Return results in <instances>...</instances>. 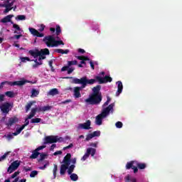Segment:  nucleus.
<instances>
[{
	"instance_id": "obj_1",
	"label": "nucleus",
	"mask_w": 182,
	"mask_h": 182,
	"mask_svg": "<svg viewBox=\"0 0 182 182\" xmlns=\"http://www.w3.org/2000/svg\"><path fill=\"white\" fill-rule=\"evenodd\" d=\"M102 89V85H98L95 87H92V92L89 95L88 98L85 100V103L86 105L91 106L100 105V102H102L103 97L102 96V92H100V90Z\"/></svg>"
},
{
	"instance_id": "obj_2",
	"label": "nucleus",
	"mask_w": 182,
	"mask_h": 182,
	"mask_svg": "<svg viewBox=\"0 0 182 182\" xmlns=\"http://www.w3.org/2000/svg\"><path fill=\"white\" fill-rule=\"evenodd\" d=\"M64 79H73L71 83L75 85H81L82 87L85 89L87 85H95L97 80H96V77L95 79H87V77H82L80 79L74 78L73 77H65Z\"/></svg>"
},
{
	"instance_id": "obj_3",
	"label": "nucleus",
	"mask_w": 182,
	"mask_h": 182,
	"mask_svg": "<svg viewBox=\"0 0 182 182\" xmlns=\"http://www.w3.org/2000/svg\"><path fill=\"white\" fill-rule=\"evenodd\" d=\"M113 107H114V103H112L106 108H104L101 114H98L95 117V124H97V126H102L103 123V119L107 117L108 114H110V112L113 110Z\"/></svg>"
},
{
	"instance_id": "obj_4",
	"label": "nucleus",
	"mask_w": 182,
	"mask_h": 182,
	"mask_svg": "<svg viewBox=\"0 0 182 182\" xmlns=\"http://www.w3.org/2000/svg\"><path fill=\"white\" fill-rule=\"evenodd\" d=\"M43 42L46 43L48 48H58L60 45H65V43L62 40L56 41V38L53 36H46Z\"/></svg>"
},
{
	"instance_id": "obj_5",
	"label": "nucleus",
	"mask_w": 182,
	"mask_h": 182,
	"mask_svg": "<svg viewBox=\"0 0 182 182\" xmlns=\"http://www.w3.org/2000/svg\"><path fill=\"white\" fill-rule=\"evenodd\" d=\"M26 83H29V81L28 80H21V81H14V82L4 81L1 83L0 89H2L4 85H9V86H23V85H26Z\"/></svg>"
},
{
	"instance_id": "obj_6",
	"label": "nucleus",
	"mask_w": 182,
	"mask_h": 182,
	"mask_svg": "<svg viewBox=\"0 0 182 182\" xmlns=\"http://www.w3.org/2000/svg\"><path fill=\"white\" fill-rule=\"evenodd\" d=\"M63 138L58 136H48L45 137L44 144H52L53 143H58V141H62Z\"/></svg>"
},
{
	"instance_id": "obj_7",
	"label": "nucleus",
	"mask_w": 182,
	"mask_h": 182,
	"mask_svg": "<svg viewBox=\"0 0 182 182\" xmlns=\"http://www.w3.org/2000/svg\"><path fill=\"white\" fill-rule=\"evenodd\" d=\"M95 79L97 82H98L99 85H103L105 83H110L113 78L112 77H109V75H105V77H100L99 75L95 76Z\"/></svg>"
},
{
	"instance_id": "obj_8",
	"label": "nucleus",
	"mask_w": 182,
	"mask_h": 182,
	"mask_svg": "<svg viewBox=\"0 0 182 182\" xmlns=\"http://www.w3.org/2000/svg\"><path fill=\"white\" fill-rule=\"evenodd\" d=\"M0 109L4 114H8V113L12 110V105L8 102H4L0 106Z\"/></svg>"
},
{
	"instance_id": "obj_9",
	"label": "nucleus",
	"mask_w": 182,
	"mask_h": 182,
	"mask_svg": "<svg viewBox=\"0 0 182 182\" xmlns=\"http://www.w3.org/2000/svg\"><path fill=\"white\" fill-rule=\"evenodd\" d=\"M21 166V161L18 160L14 161L9 166L7 169V173L9 174H11V173H14L15 170H18V168Z\"/></svg>"
},
{
	"instance_id": "obj_10",
	"label": "nucleus",
	"mask_w": 182,
	"mask_h": 182,
	"mask_svg": "<svg viewBox=\"0 0 182 182\" xmlns=\"http://www.w3.org/2000/svg\"><path fill=\"white\" fill-rule=\"evenodd\" d=\"M90 154L92 156V157H93L95 156V154H96V149L88 148L87 149V152L81 158V161H85V160H87V158L89 157V156H90Z\"/></svg>"
},
{
	"instance_id": "obj_11",
	"label": "nucleus",
	"mask_w": 182,
	"mask_h": 182,
	"mask_svg": "<svg viewBox=\"0 0 182 182\" xmlns=\"http://www.w3.org/2000/svg\"><path fill=\"white\" fill-rule=\"evenodd\" d=\"M14 4H15V0H6V4H4V6L3 8H6L4 10V14H8L9 11H12L14 9Z\"/></svg>"
},
{
	"instance_id": "obj_12",
	"label": "nucleus",
	"mask_w": 182,
	"mask_h": 182,
	"mask_svg": "<svg viewBox=\"0 0 182 182\" xmlns=\"http://www.w3.org/2000/svg\"><path fill=\"white\" fill-rule=\"evenodd\" d=\"M134 164H136V162L134 161L127 162L126 164L127 170H130V168H132L134 173H137L139 171V168H137V166H134Z\"/></svg>"
},
{
	"instance_id": "obj_13",
	"label": "nucleus",
	"mask_w": 182,
	"mask_h": 182,
	"mask_svg": "<svg viewBox=\"0 0 182 182\" xmlns=\"http://www.w3.org/2000/svg\"><path fill=\"white\" fill-rule=\"evenodd\" d=\"M28 31L30 32V33H31V35H33V36H36L37 38H43V36H45V35L42 33H39V31H38V30L33 28H29Z\"/></svg>"
},
{
	"instance_id": "obj_14",
	"label": "nucleus",
	"mask_w": 182,
	"mask_h": 182,
	"mask_svg": "<svg viewBox=\"0 0 182 182\" xmlns=\"http://www.w3.org/2000/svg\"><path fill=\"white\" fill-rule=\"evenodd\" d=\"M82 89H84L83 87H82V85L80 87H74L73 95L76 99H79V97H82V95L80 94V90H82Z\"/></svg>"
},
{
	"instance_id": "obj_15",
	"label": "nucleus",
	"mask_w": 182,
	"mask_h": 182,
	"mask_svg": "<svg viewBox=\"0 0 182 182\" xmlns=\"http://www.w3.org/2000/svg\"><path fill=\"white\" fill-rule=\"evenodd\" d=\"M91 124L92 122L90 119H88L86 121L85 123L80 124L79 126L81 129H83L84 130H90Z\"/></svg>"
},
{
	"instance_id": "obj_16",
	"label": "nucleus",
	"mask_w": 182,
	"mask_h": 182,
	"mask_svg": "<svg viewBox=\"0 0 182 182\" xmlns=\"http://www.w3.org/2000/svg\"><path fill=\"white\" fill-rule=\"evenodd\" d=\"M69 168V165H66V164H61L60 168V176H65L66 173V170Z\"/></svg>"
},
{
	"instance_id": "obj_17",
	"label": "nucleus",
	"mask_w": 182,
	"mask_h": 182,
	"mask_svg": "<svg viewBox=\"0 0 182 182\" xmlns=\"http://www.w3.org/2000/svg\"><path fill=\"white\" fill-rule=\"evenodd\" d=\"M19 122V119L16 117H11L9 119V122L7 123V126H13L15 123H18Z\"/></svg>"
},
{
	"instance_id": "obj_18",
	"label": "nucleus",
	"mask_w": 182,
	"mask_h": 182,
	"mask_svg": "<svg viewBox=\"0 0 182 182\" xmlns=\"http://www.w3.org/2000/svg\"><path fill=\"white\" fill-rule=\"evenodd\" d=\"M117 91L116 92V96H119L120 95V93H122V92H123V83L122 82V81H118L117 82Z\"/></svg>"
},
{
	"instance_id": "obj_19",
	"label": "nucleus",
	"mask_w": 182,
	"mask_h": 182,
	"mask_svg": "<svg viewBox=\"0 0 182 182\" xmlns=\"http://www.w3.org/2000/svg\"><path fill=\"white\" fill-rule=\"evenodd\" d=\"M71 157H72V155L70 154H67V155L64 157L63 163H64V164H66L67 166H70Z\"/></svg>"
},
{
	"instance_id": "obj_20",
	"label": "nucleus",
	"mask_w": 182,
	"mask_h": 182,
	"mask_svg": "<svg viewBox=\"0 0 182 182\" xmlns=\"http://www.w3.org/2000/svg\"><path fill=\"white\" fill-rule=\"evenodd\" d=\"M12 18H14V15H8L6 16H5L4 18H3L1 20V23H8V22H11V20L12 19Z\"/></svg>"
},
{
	"instance_id": "obj_21",
	"label": "nucleus",
	"mask_w": 182,
	"mask_h": 182,
	"mask_svg": "<svg viewBox=\"0 0 182 182\" xmlns=\"http://www.w3.org/2000/svg\"><path fill=\"white\" fill-rule=\"evenodd\" d=\"M29 55H31V56H33V58H38V56H39V55H41V53L39 52V50H30L28 51Z\"/></svg>"
},
{
	"instance_id": "obj_22",
	"label": "nucleus",
	"mask_w": 182,
	"mask_h": 182,
	"mask_svg": "<svg viewBox=\"0 0 182 182\" xmlns=\"http://www.w3.org/2000/svg\"><path fill=\"white\" fill-rule=\"evenodd\" d=\"M135 166L139 168V170H144L146 167H147V165L145 163H140L135 161Z\"/></svg>"
},
{
	"instance_id": "obj_23",
	"label": "nucleus",
	"mask_w": 182,
	"mask_h": 182,
	"mask_svg": "<svg viewBox=\"0 0 182 182\" xmlns=\"http://www.w3.org/2000/svg\"><path fill=\"white\" fill-rule=\"evenodd\" d=\"M13 28L16 29L14 31V33L21 34L22 33V32H23V31H22V29L21 28V27H19V25L18 24H13Z\"/></svg>"
},
{
	"instance_id": "obj_24",
	"label": "nucleus",
	"mask_w": 182,
	"mask_h": 182,
	"mask_svg": "<svg viewBox=\"0 0 182 182\" xmlns=\"http://www.w3.org/2000/svg\"><path fill=\"white\" fill-rule=\"evenodd\" d=\"M56 53H61V55H68L69 53L70 50L68 49L63 50L60 48H57L54 50Z\"/></svg>"
},
{
	"instance_id": "obj_25",
	"label": "nucleus",
	"mask_w": 182,
	"mask_h": 182,
	"mask_svg": "<svg viewBox=\"0 0 182 182\" xmlns=\"http://www.w3.org/2000/svg\"><path fill=\"white\" fill-rule=\"evenodd\" d=\"M40 154L41 153H39L36 149H35L34 151H33L32 154L30 156V159H38Z\"/></svg>"
},
{
	"instance_id": "obj_26",
	"label": "nucleus",
	"mask_w": 182,
	"mask_h": 182,
	"mask_svg": "<svg viewBox=\"0 0 182 182\" xmlns=\"http://www.w3.org/2000/svg\"><path fill=\"white\" fill-rule=\"evenodd\" d=\"M48 95L49 96H55V95H59V91L58 90L57 88H54V89L50 90L48 92Z\"/></svg>"
},
{
	"instance_id": "obj_27",
	"label": "nucleus",
	"mask_w": 182,
	"mask_h": 182,
	"mask_svg": "<svg viewBox=\"0 0 182 182\" xmlns=\"http://www.w3.org/2000/svg\"><path fill=\"white\" fill-rule=\"evenodd\" d=\"M38 95H39V90L35 88L32 89L31 97H38Z\"/></svg>"
},
{
	"instance_id": "obj_28",
	"label": "nucleus",
	"mask_w": 182,
	"mask_h": 182,
	"mask_svg": "<svg viewBox=\"0 0 182 182\" xmlns=\"http://www.w3.org/2000/svg\"><path fill=\"white\" fill-rule=\"evenodd\" d=\"M39 52L40 55H44L45 56H46V55H50V53L48 48L41 49Z\"/></svg>"
},
{
	"instance_id": "obj_29",
	"label": "nucleus",
	"mask_w": 182,
	"mask_h": 182,
	"mask_svg": "<svg viewBox=\"0 0 182 182\" xmlns=\"http://www.w3.org/2000/svg\"><path fill=\"white\" fill-rule=\"evenodd\" d=\"M70 175V178L72 181H77V180H79V176H77V174L71 173Z\"/></svg>"
},
{
	"instance_id": "obj_30",
	"label": "nucleus",
	"mask_w": 182,
	"mask_h": 182,
	"mask_svg": "<svg viewBox=\"0 0 182 182\" xmlns=\"http://www.w3.org/2000/svg\"><path fill=\"white\" fill-rule=\"evenodd\" d=\"M33 103H36V102L31 101L26 105V113H28V112H29V110L31 109V107H32V105H33Z\"/></svg>"
},
{
	"instance_id": "obj_31",
	"label": "nucleus",
	"mask_w": 182,
	"mask_h": 182,
	"mask_svg": "<svg viewBox=\"0 0 182 182\" xmlns=\"http://www.w3.org/2000/svg\"><path fill=\"white\" fill-rule=\"evenodd\" d=\"M5 95L7 97H15V92H14V91H7L5 92Z\"/></svg>"
},
{
	"instance_id": "obj_32",
	"label": "nucleus",
	"mask_w": 182,
	"mask_h": 182,
	"mask_svg": "<svg viewBox=\"0 0 182 182\" xmlns=\"http://www.w3.org/2000/svg\"><path fill=\"white\" fill-rule=\"evenodd\" d=\"M75 167H76V166H75V164H73V165L68 166V174H72L73 173V171L75 170Z\"/></svg>"
},
{
	"instance_id": "obj_33",
	"label": "nucleus",
	"mask_w": 182,
	"mask_h": 182,
	"mask_svg": "<svg viewBox=\"0 0 182 182\" xmlns=\"http://www.w3.org/2000/svg\"><path fill=\"white\" fill-rule=\"evenodd\" d=\"M61 33H62V29L60 28V26L59 25L55 26V34L57 35V36H58V35H60Z\"/></svg>"
},
{
	"instance_id": "obj_34",
	"label": "nucleus",
	"mask_w": 182,
	"mask_h": 182,
	"mask_svg": "<svg viewBox=\"0 0 182 182\" xmlns=\"http://www.w3.org/2000/svg\"><path fill=\"white\" fill-rule=\"evenodd\" d=\"M17 21H25L26 19V16L25 15H18L16 17Z\"/></svg>"
},
{
	"instance_id": "obj_35",
	"label": "nucleus",
	"mask_w": 182,
	"mask_h": 182,
	"mask_svg": "<svg viewBox=\"0 0 182 182\" xmlns=\"http://www.w3.org/2000/svg\"><path fill=\"white\" fill-rule=\"evenodd\" d=\"M10 153H11V151H8V152L5 153L3 156H0V161H4V160H5V159H6V157H8V156L9 155Z\"/></svg>"
},
{
	"instance_id": "obj_36",
	"label": "nucleus",
	"mask_w": 182,
	"mask_h": 182,
	"mask_svg": "<svg viewBox=\"0 0 182 182\" xmlns=\"http://www.w3.org/2000/svg\"><path fill=\"white\" fill-rule=\"evenodd\" d=\"M68 65L70 67L77 65V60H72V61H68Z\"/></svg>"
},
{
	"instance_id": "obj_37",
	"label": "nucleus",
	"mask_w": 182,
	"mask_h": 182,
	"mask_svg": "<svg viewBox=\"0 0 182 182\" xmlns=\"http://www.w3.org/2000/svg\"><path fill=\"white\" fill-rule=\"evenodd\" d=\"M42 119L41 118H33L31 119V123H41Z\"/></svg>"
},
{
	"instance_id": "obj_38",
	"label": "nucleus",
	"mask_w": 182,
	"mask_h": 182,
	"mask_svg": "<svg viewBox=\"0 0 182 182\" xmlns=\"http://www.w3.org/2000/svg\"><path fill=\"white\" fill-rule=\"evenodd\" d=\"M58 172V165L54 164V168L53 170V174L54 176V178H56V173Z\"/></svg>"
},
{
	"instance_id": "obj_39",
	"label": "nucleus",
	"mask_w": 182,
	"mask_h": 182,
	"mask_svg": "<svg viewBox=\"0 0 182 182\" xmlns=\"http://www.w3.org/2000/svg\"><path fill=\"white\" fill-rule=\"evenodd\" d=\"M36 176H38V171H33L30 173V177L31 178L36 177Z\"/></svg>"
},
{
	"instance_id": "obj_40",
	"label": "nucleus",
	"mask_w": 182,
	"mask_h": 182,
	"mask_svg": "<svg viewBox=\"0 0 182 182\" xmlns=\"http://www.w3.org/2000/svg\"><path fill=\"white\" fill-rule=\"evenodd\" d=\"M40 155V159L38 160V161H43V160H45V159L46 158V154H43V153H41L39 154Z\"/></svg>"
},
{
	"instance_id": "obj_41",
	"label": "nucleus",
	"mask_w": 182,
	"mask_h": 182,
	"mask_svg": "<svg viewBox=\"0 0 182 182\" xmlns=\"http://www.w3.org/2000/svg\"><path fill=\"white\" fill-rule=\"evenodd\" d=\"M19 174H21V171H17L11 175V178H16V177H18V176H19Z\"/></svg>"
},
{
	"instance_id": "obj_42",
	"label": "nucleus",
	"mask_w": 182,
	"mask_h": 182,
	"mask_svg": "<svg viewBox=\"0 0 182 182\" xmlns=\"http://www.w3.org/2000/svg\"><path fill=\"white\" fill-rule=\"evenodd\" d=\"M51 109H52V106H50V105L43 107V112H48L49 110H51Z\"/></svg>"
},
{
	"instance_id": "obj_43",
	"label": "nucleus",
	"mask_w": 182,
	"mask_h": 182,
	"mask_svg": "<svg viewBox=\"0 0 182 182\" xmlns=\"http://www.w3.org/2000/svg\"><path fill=\"white\" fill-rule=\"evenodd\" d=\"M92 134L93 137H99L100 136V131H95Z\"/></svg>"
},
{
	"instance_id": "obj_44",
	"label": "nucleus",
	"mask_w": 182,
	"mask_h": 182,
	"mask_svg": "<svg viewBox=\"0 0 182 182\" xmlns=\"http://www.w3.org/2000/svg\"><path fill=\"white\" fill-rule=\"evenodd\" d=\"M115 126L117 129H122V127H123V123H122V122H116Z\"/></svg>"
},
{
	"instance_id": "obj_45",
	"label": "nucleus",
	"mask_w": 182,
	"mask_h": 182,
	"mask_svg": "<svg viewBox=\"0 0 182 182\" xmlns=\"http://www.w3.org/2000/svg\"><path fill=\"white\" fill-rule=\"evenodd\" d=\"M21 62H23V63H25V62H31V58H28V57H22L21 58Z\"/></svg>"
},
{
	"instance_id": "obj_46",
	"label": "nucleus",
	"mask_w": 182,
	"mask_h": 182,
	"mask_svg": "<svg viewBox=\"0 0 182 182\" xmlns=\"http://www.w3.org/2000/svg\"><path fill=\"white\" fill-rule=\"evenodd\" d=\"M93 134H90L87 135V137L85 138L86 141H89V140H91V139H93Z\"/></svg>"
},
{
	"instance_id": "obj_47",
	"label": "nucleus",
	"mask_w": 182,
	"mask_h": 182,
	"mask_svg": "<svg viewBox=\"0 0 182 182\" xmlns=\"http://www.w3.org/2000/svg\"><path fill=\"white\" fill-rule=\"evenodd\" d=\"M22 36H23V35L22 34H18V35H14V37H12V39H17L18 40L19 38H22Z\"/></svg>"
},
{
	"instance_id": "obj_48",
	"label": "nucleus",
	"mask_w": 182,
	"mask_h": 182,
	"mask_svg": "<svg viewBox=\"0 0 182 182\" xmlns=\"http://www.w3.org/2000/svg\"><path fill=\"white\" fill-rule=\"evenodd\" d=\"M69 68H70L68 65H65V66H63L62 68H61V72H66V70H69Z\"/></svg>"
},
{
	"instance_id": "obj_49",
	"label": "nucleus",
	"mask_w": 182,
	"mask_h": 182,
	"mask_svg": "<svg viewBox=\"0 0 182 182\" xmlns=\"http://www.w3.org/2000/svg\"><path fill=\"white\" fill-rule=\"evenodd\" d=\"M29 124V119L28 118H26L25 119V124L22 125V127L25 129L26 126Z\"/></svg>"
},
{
	"instance_id": "obj_50",
	"label": "nucleus",
	"mask_w": 182,
	"mask_h": 182,
	"mask_svg": "<svg viewBox=\"0 0 182 182\" xmlns=\"http://www.w3.org/2000/svg\"><path fill=\"white\" fill-rule=\"evenodd\" d=\"M73 70H75V68L73 67H69L68 70V74L70 75V73H73Z\"/></svg>"
},
{
	"instance_id": "obj_51",
	"label": "nucleus",
	"mask_w": 182,
	"mask_h": 182,
	"mask_svg": "<svg viewBox=\"0 0 182 182\" xmlns=\"http://www.w3.org/2000/svg\"><path fill=\"white\" fill-rule=\"evenodd\" d=\"M23 129H25L23 126H21L19 129H17L16 132L18 133V134H21V132H22V130H23Z\"/></svg>"
},
{
	"instance_id": "obj_52",
	"label": "nucleus",
	"mask_w": 182,
	"mask_h": 182,
	"mask_svg": "<svg viewBox=\"0 0 182 182\" xmlns=\"http://www.w3.org/2000/svg\"><path fill=\"white\" fill-rule=\"evenodd\" d=\"M48 166H49V162H47L46 164H44L43 166L39 167V168H40V170H45L46 168V167H48Z\"/></svg>"
},
{
	"instance_id": "obj_53",
	"label": "nucleus",
	"mask_w": 182,
	"mask_h": 182,
	"mask_svg": "<svg viewBox=\"0 0 182 182\" xmlns=\"http://www.w3.org/2000/svg\"><path fill=\"white\" fill-rule=\"evenodd\" d=\"M73 147V144H70L68 146L63 148V150H68L69 149H72Z\"/></svg>"
},
{
	"instance_id": "obj_54",
	"label": "nucleus",
	"mask_w": 182,
	"mask_h": 182,
	"mask_svg": "<svg viewBox=\"0 0 182 182\" xmlns=\"http://www.w3.org/2000/svg\"><path fill=\"white\" fill-rule=\"evenodd\" d=\"M36 112H38V111H36V108H33V109H31L30 114H31L33 116L35 117V114H36Z\"/></svg>"
},
{
	"instance_id": "obj_55",
	"label": "nucleus",
	"mask_w": 182,
	"mask_h": 182,
	"mask_svg": "<svg viewBox=\"0 0 182 182\" xmlns=\"http://www.w3.org/2000/svg\"><path fill=\"white\" fill-rule=\"evenodd\" d=\"M41 65H42V62L36 63L35 64L33 65V68H38V66H41Z\"/></svg>"
},
{
	"instance_id": "obj_56",
	"label": "nucleus",
	"mask_w": 182,
	"mask_h": 182,
	"mask_svg": "<svg viewBox=\"0 0 182 182\" xmlns=\"http://www.w3.org/2000/svg\"><path fill=\"white\" fill-rule=\"evenodd\" d=\"M6 138L8 139V140H12V139H14V135H13V134H9L6 136Z\"/></svg>"
},
{
	"instance_id": "obj_57",
	"label": "nucleus",
	"mask_w": 182,
	"mask_h": 182,
	"mask_svg": "<svg viewBox=\"0 0 182 182\" xmlns=\"http://www.w3.org/2000/svg\"><path fill=\"white\" fill-rule=\"evenodd\" d=\"M23 170H25V171L28 172V171H32V168L31 167H26V166H24L23 167Z\"/></svg>"
},
{
	"instance_id": "obj_58",
	"label": "nucleus",
	"mask_w": 182,
	"mask_h": 182,
	"mask_svg": "<svg viewBox=\"0 0 182 182\" xmlns=\"http://www.w3.org/2000/svg\"><path fill=\"white\" fill-rule=\"evenodd\" d=\"M4 100H5V95L1 94L0 95V103H1V102H4Z\"/></svg>"
},
{
	"instance_id": "obj_59",
	"label": "nucleus",
	"mask_w": 182,
	"mask_h": 182,
	"mask_svg": "<svg viewBox=\"0 0 182 182\" xmlns=\"http://www.w3.org/2000/svg\"><path fill=\"white\" fill-rule=\"evenodd\" d=\"M45 147H46V146H40L37 149H36V150L39 152L40 150H43V149H45Z\"/></svg>"
},
{
	"instance_id": "obj_60",
	"label": "nucleus",
	"mask_w": 182,
	"mask_h": 182,
	"mask_svg": "<svg viewBox=\"0 0 182 182\" xmlns=\"http://www.w3.org/2000/svg\"><path fill=\"white\" fill-rule=\"evenodd\" d=\"M90 147H97V142H95V143H93V142H92V143H90Z\"/></svg>"
},
{
	"instance_id": "obj_61",
	"label": "nucleus",
	"mask_w": 182,
	"mask_h": 182,
	"mask_svg": "<svg viewBox=\"0 0 182 182\" xmlns=\"http://www.w3.org/2000/svg\"><path fill=\"white\" fill-rule=\"evenodd\" d=\"M55 148H56L55 144H53L50 146V151H53V150H55Z\"/></svg>"
},
{
	"instance_id": "obj_62",
	"label": "nucleus",
	"mask_w": 182,
	"mask_h": 182,
	"mask_svg": "<svg viewBox=\"0 0 182 182\" xmlns=\"http://www.w3.org/2000/svg\"><path fill=\"white\" fill-rule=\"evenodd\" d=\"M38 31L40 32H43V31H45V25L42 24L40 27V28L38 29Z\"/></svg>"
},
{
	"instance_id": "obj_63",
	"label": "nucleus",
	"mask_w": 182,
	"mask_h": 182,
	"mask_svg": "<svg viewBox=\"0 0 182 182\" xmlns=\"http://www.w3.org/2000/svg\"><path fill=\"white\" fill-rule=\"evenodd\" d=\"M37 112H43V107H36Z\"/></svg>"
},
{
	"instance_id": "obj_64",
	"label": "nucleus",
	"mask_w": 182,
	"mask_h": 182,
	"mask_svg": "<svg viewBox=\"0 0 182 182\" xmlns=\"http://www.w3.org/2000/svg\"><path fill=\"white\" fill-rule=\"evenodd\" d=\"M59 154H62V151H57L53 154L54 156H58Z\"/></svg>"
}]
</instances>
